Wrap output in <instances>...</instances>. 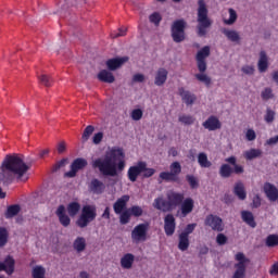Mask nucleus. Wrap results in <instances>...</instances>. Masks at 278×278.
Returning a JSON list of instances; mask_svg holds the SVG:
<instances>
[{
  "instance_id": "17",
  "label": "nucleus",
  "mask_w": 278,
  "mask_h": 278,
  "mask_svg": "<svg viewBox=\"0 0 278 278\" xmlns=\"http://www.w3.org/2000/svg\"><path fill=\"white\" fill-rule=\"evenodd\" d=\"M203 127L208 131H216L222 128V123L215 115H211L205 122H203Z\"/></svg>"
},
{
  "instance_id": "30",
  "label": "nucleus",
  "mask_w": 278,
  "mask_h": 278,
  "mask_svg": "<svg viewBox=\"0 0 278 278\" xmlns=\"http://www.w3.org/2000/svg\"><path fill=\"white\" fill-rule=\"evenodd\" d=\"M225 161H226V163L233 166L236 175H241L244 173L243 166L240 164H237V157L235 155L227 157Z\"/></svg>"
},
{
  "instance_id": "4",
  "label": "nucleus",
  "mask_w": 278,
  "mask_h": 278,
  "mask_svg": "<svg viewBox=\"0 0 278 278\" xmlns=\"http://www.w3.org/2000/svg\"><path fill=\"white\" fill-rule=\"evenodd\" d=\"M198 36L203 38L207 35V30L212 26V21L208 17V10L204 0L198 1Z\"/></svg>"
},
{
  "instance_id": "33",
  "label": "nucleus",
  "mask_w": 278,
  "mask_h": 278,
  "mask_svg": "<svg viewBox=\"0 0 278 278\" xmlns=\"http://www.w3.org/2000/svg\"><path fill=\"white\" fill-rule=\"evenodd\" d=\"M222 33L230 40L231 42H239L240 41V35L237 30L223 28Z\"/></svg>"
},
{
  "instance_id": "12",
  "label": "nucleus",
  "mask_w": 278,
  "mask_h": 278,
  "mask_svg": "<svg viewBox=\"0 0 278 278\" xmlns=\"http://www.w3.org/2000/svg\"><path fill=\"white\" fill-rule=\"evenodd\" d=\"M87 166H88V161L86 159L77 157L71 164V170L66 172L64 174V176L67 178H74V177H76V175L79 170H83Z\"/></svg>"
},
{
  "instance_id": "6",
  "label": "nucleus",
  "mask_w": 278,
  "mask_h": 278,
  "mask_svg": "<svg viewBox=\"0 0 278 278\" xmlns=\"http://www.w3.org/2000/svg\"><path fill=\"white\" fill-rule=\"evenodd\" d=\"M187 22L184 18L176 20L172 25V38L174 42L181 43L186 39Z\"/></svg>"
},
{
  "instance_id": "57",
  "label": "nucleus",
  "mask_w": 278,
  "mask_h": 278,
  "mask_svg": "<svg viewBox=\"0 0 278 278\" xmlns=\"http://www.w3.org/2000/svg\"><path fill=\"white\" fill-rule=\"evenodd\" d=\"M143 178H151L155 174V169L152 167H147V162H146V169L142 172Z\"/></svg>"
},
{
  "instance_id": "63",
  "label": "nucleus",
  "mask_w": 278,
  "mask_h": 278,
  "mask_svg": "<svg viewBox=\"0 0 278 278\" xmlns=\"http://www.w3.org/2000/svg\"><path fill=\"white\" fill-rule=\"evenodd\" d=\"M277 143H278V135L275 136V137H270V138L267 140V142H266L267 146H275V144H277Z\"/></svg>"
},
{
  "instance_id": "28",
  "label": "nucleus",
  "mask_w": 278,
  "mask_h": 278,
  "mask_svg": "<svg viewBox=\"0 0 278 278\" xmlns=\"http://www.w3.org/2000/svg\"><path fill=\"white\" fill-rule=\"evenodd\" d=\"M98 79L104 84H113L115 81L114 75L108 70H102L98 74Z\"/></svg>"
},
{
  "instance_id": "25",
  "label": "nucleus",
  "mask_w": 278,
  "mask_h": 278,
  "mask_svg": "<svg viewBox=\"0 0 278 278\" xmlns=\"http://www.w3.org/2000/svg\"><path fill=\"white\" fill-rule=\"evenodd\" d=\"M233 174H235V168L230 164L224 163L220 165L219 175L223 179H228Z\"/></svg>"
},
{
  "instance_id": "32",
  "label": "nucleus",
  "mask_w": 278,
  "mask_h": 278,
  "mask_svg": "<svg viewBox=\"0 0 278 278\" xmlns=\"http://www.w3.org/2000/svg\"><path fill=\"white\" fill-rule=\"evenodd\" d=\"M66 210H67L70 217H75L80 211V203L77 201L70 202L67 204Z\"/></svg>"
},
{
  "instance_id": "15",
  "label": "nucleus",
  "mask_w": 278,
  "mask_h": 278,
  "mask_svg": "<svg viewBox=\"0 0 278 278\" xmlns=\"http://www.w3.org/2000/svg\"><path fill=\"white\" fill-rule=\"evenodd\" d=\"M130 197L128 194H123L121 198H118L114 204L113 208L116 215H123L125 211H127V203L129 202Z\"/></svg>"
},
{
  "instance_id": "36",
  "label": "nucleus",
  "mask_w": 278,
  "mask_h": 278,
  "mask_svg": "<svg viewBox=\"0 0 278 278\" xmlns=\"http://www.w3.org/2000/svg\"><path fill=\"white\" fill-rule=\"evenodd\" d=\"M21 211V206L18 204H12L8 206V210L5 211V218L10 219L15 217Z\"/></svg>"
},
{
  "instance_id": "47",
  "label": "nucleus",
  "mask_w": 278,
  "mask_h": 278,
  "mask_svg": "<svg viewBox=\"0 0 278 278\" xmlns=\"http://www.w3.org/2000/svg\"><path fill=\"white\" fill-rule=\"evenodd\" d=\"M149 21L159 27L162 22V16L159 12H154L149 16Z\"/></svg>"
},
{
  "instance_id": "44",
  "label": "nucleus",
  "mask_w": 278,
  "mask_h": 278,
  "mask_svg": "<svg viewBox=\"0 0 278 278\" xmlns=\"http://www.w3.org/2000/svg\"><path fill=\"white\" fill-rule=\"evenodd\" d=\"M195 78L197 80H199L200 83L205 84L206 87L211 86L212 79L210 76H207L206 74H204V72L198 73L195 74Z\"/></svg>"
},
{
  "instance_id": "16",
  "label": "nucleus",
  "mask_w": 278,
  "mask_h": 278,
  "mask_svg": "<svg viewBox=\"0 0 278 278\" xmlns=\"http://www.w3.org/2000/svg\"><path fill=\"white\" fill-rule=\"evenodd\" d=\"M164 230L167 237H172L176 230V218L168 213L164 218Z\"/></svg>"
},
{
  "instance_id": "27",
  "label": "nucleus",
  "mask_w": 278,
  "mask_h": 278,
  "mask_svg": "<svg viewBox=\"0 0 278 278\" xmlns=\"http://www.w3.org/2000/svg\"><path fill=\"white\" fill-rule=\"evenodd\" d=\"M268 56L266 51L262 50L260 53V60H258V71L260 73H266L268 70Z\"/></svg>"
},
{
  "instance_id": "22",
  "label": "nucleus",
  "mask_w": 278,
  "mask_h": 278,
  "mask_svg": "<svg viewBox=\"0 0 278 278\" xmlns=\"http://www.w3.org/2000/svg\"><path fill=\"white\" fill-rule=\"evenodd\" d=\"M128 58H113L106 61V66L109 71L114 72L118 70L124 63H126Z\"/></svg>"
},
{
  "instance_id": "35",
  "label": "nucleus",
  "mask_w": 278,
  "mask_h": 278,
  "mask_svg": "<svg viewBox=\"0 0 278 278\" xmlns=\"http://www.w3.org/2000/svg\"><path fill=\"white\" fill-rule=\"evenodd\" d=\"M198 163L202 168H210L212 166V162L208 160L207 154L205 152L199 153Z\"/></svg>"
},
{
  "instance_id": "19",
  "label": "nucleus",
  "mask_w": 278,
  "mask_h": 278,
  "mask_svg": "<svg viewBox=\"0 0 278 278\" xmlns=\"http://www.w3.org/2000/svg\"><path fill=\"white\" fill-rule=\"evenodd\" d=\"M264 192L269 201L276 202L278 200V188L271 182L264 184Z\"/></svg>"
},
{
  "instance_id": "8",
  "label": "nucleus",
  "mask_w": 278,
  "mask_h": 278,
  "mask_svg": "<svg viewBox=\"0 0 278 278\" xmlns=\"http://www.w3.org/2000/svg\"><path fill=\"white\" fill-rule=\"evenodd\" d=\"M204 225L216 232H223L225 230L223 218L218 215L208 214L205 217Z\"/></svg>"
},
{
  "instance_id": "31",
  "label": "nucleus",
  "mask_w": 278,
  "mask_h": 278,
  "mask_svg": "<svg viewBox=\"0 0 278 278\" xmlns=\"http://www.w3.org/2000/svg\"><path fill=\"white\" fill-rule=\"evenodd\" d=\"M262 153L263 152L261 149L252 148L250 150L244 151L243 156L247 161H252L254 159L261 157Z\"/></svg>"
},
{
  "instance_id": "29",
  "label": "nucleus",
  "mask_w": 278,
  "mask_h": 278,
  "mask_svg": "<svg viewBox=\"0 0 278 278\" xmlns=\"http://www.w3.org/2000/svg\"><path fill=\"white\" fill-rule=\"evenodd\" d=\"M135 262V256L134 254H124V256L121 258V266L124 269H130L134 265Z\"/></svg>"
},
{
  "instance_id": "24",
  "label": "nucleus",
  "mask_w": 278,
  "mask_h": 278,
  "mask_svg": "<svg viewBox=\"0 0 278 278\" xmlns=\"http://www.w3.org/2000/svg\"><path fill=\"white\" fill-rule=\"evenodd\" d=\"M241 218L251 228H256V220L251 211L243 210L241 212Z\"/></svg>"
},
{
  "instance_id": "14",
  "label": "nucleus",
  "mask_w": 278,
  "mask_h": 278,
  "mask_svg": "<svg viewBox=\"0 0 278 278\" xmlns=\"http://www.w3.org/2000/svg\"><path fill=\"white\" fill-rule=\"evenodd\" d=\"M106 185L99 178H92L88 184V191L96 195H101L104 193Z\"/></svg>"
},
{
  "instance_id": "45",
  "label": "nucleus",
  "mask_w": 278,
  "mask_h": 278,
  "mask_svg": "<svg viewBox=\"0 0 278 278\" xmlns=\"http://www.w3.org/2000/svg\"><path fill=\"white\" fill-rule=\"evenodd\" d=\"M39 83L45 87L49 88L53 85V78L49 75L42 74L39 76Z\"/></svg>"
},
{
  "instance_id": "39",
  "label": "nucleus",
  "mask_w": 278,
  "mask_h": 278,
  "mask_svg": "<svg viewBox=\"0 0 278 278\" xmlns=\"http://www.w3.org/2000/svg\"><path fill=\"white\" fill-rule=\"evenodd\" d=\"M178 121H179V123L184 124L185 126H191L194 124L195 118L192 115L182 114V115H179Z\"/></svg>"
},
{
  "instance_id": "5",
  "label": "nucleus",
  "mask_w": 278,
  "mask_h": 278,
  "mask_svg": "<svg viewBox=\"0 0 278 278\" xmlns=\"http://www.w3.org/2000/svg\"><path fill=\"white\" fill-rule=\"evenodd\" d=\"M97 218L96 205L86 204L81 208V214L76 220L77 227L84 229L89 226Z\"/></svg>"
},
{
  "instance_id": "58",
  "label": "nucleus",
  "mask_w": 278,
  "mask_h": 278,
  "mask_svg": "<svg viewBox=\"0 0 278 278\" xmlns=\"http://www.w3.org/2000/svg\"><path fill=\"white\" fill-rule=\"evenodd\" d=\"M67 162V159H62L60 161H58L54 165H53V172H58L60 168L64 167L65 164Z\"/></svg>"
},
{
  "instance_id": "61",
  "label": "nucleus",
  "mask_w": 278,
  "mask_h": 278,
  "mask_svg": "<svg viewBox=\"0 0 278 278\" xmlns=\"http://www.w3.org/2000/svg\"><path fill=\"white\" fill-rule=\"evenodd\" d=\"M242 72L245 74V75H253L255 70H254V66L252 65H244L242 67Z\"/></svg>"
},
{
  "instance_id": "23",
  "label": "nucleus",
  "mask_w": 278,
  "mask_h": 278,
  "mask_svg": "<svg viewBox=\"0 0 278 278\" xmlns=\"http://www.w3.org/2000/svg\"><path fill=\"white\" fill-rule=\"evenodd\" d=\"M168 72L164 67L159 68L156 75H155V80L154 84L157 87H162L166 80H167Z\"/></svg>"
},
{
  "instance_id": "51",
  "label": "nucleus",
  "mask_w": 278,
  "mask_h": 278,
  "mask_svg": "<svg viewBox=\"0 0 278 278\" xmlns=\"http://www.w3.org/2000/svg\"><path fill=\"white\" fill-rule=\"evenodd\" d=\"M275 116H276L275 111L268 108L265 114V122L267 124H271L275 121Z\"/></svg>"
},
{
  "instance_id": "43",
  "label": "nucleus",
  "mask_w": 278,
  "mask_h": 278,
  "mask_svg": "<svg viewBox=\"0 0 278 278\" xmlns=\"http://www.w3.org/2000/svg\"><path fill=\"white\" fill-rule=\"evenodd\" d=\"M9 239V231L5 227H0V248L5 247Z\"/></svg>"
},
{
  "instance_id": "55",
  "label": "nucleus",
  "mask_w": 278,
  "mask_h": 278,
  "mask_svg": "<svg viewBox=\"0 0 278 278\" xmlns=\"http://www.w3.org/2000/svg\"><path fill=\"white\" fill-rule=\"evenodd\" d=\"M228 241V238L225 233L219 232L216 237V242L218 245H225Z\"/></svg>"
},
{
  "instance_id": "59",
  "label": "nucleus",
  "mask_w": 278,
  "mask_h": 278,
  "mask_svg": "<svg viewBox=\"0 0 278 278\" xmlns=\"http://www.w3.org/2000/svg\"><path fill=\"white\" fill-rule=\"evenodd\" d=\"M126 31H127V29L122 27V28L118 29V33H112L111 37L113 39H116V38H119V37H124V36H126Z\"/></svg>"
},
{
  "instance_id": "40",
  "label": "nucleus",
  "mask_w": 278,
  "mask_h": 278,
  "mask_svg": "<svg viewBox=\"0 0 278 278\" xmlns=\"http://www.w3.org/2000/svg\"><path fill=\"white\" fill-rule=\"evenodd\" d=\"M46 276V269L42 267V265H36L31 271L33 278H45Z\"/></svg>"
},
{
  "instance_id": "9",
  "label": "nucleus",
  "mask_w": 278,
  "mask_h": 278,
  "mask_svg": "<svg viewBox=\"0 0 278 278\" xmlns=\"http://www.w3.org/2000/svg\"><path fill=\"white\" fill-rule=\"evenodd\" d=\"M143 214V210L139 205H132L129 208L125 210L123 214L119 216L121 225H127L130 222L131 216L140 217Z\"/></svg>"
},
{
  "instance_id": "46",
  "label": "nucleus",
  "mask_w": 278,
  "mask_h": 278,
  "mask_svg": "<svg viewBox=\"0 0 278 278\" xmlns=\"http://www.w3.org/2000/svg\"><path fill=\"white\" fill-rule=\"evenodd\" d=\"M229 16L230 17L228 20H225L224 23H225V25L231 26L237 22L238 14L233 9L230 8L229 9Z\"/></svg>"
},
{
  "instance_id": "13",
  "label": "nucleus",
  "mask_w": 278,
  "mask_h": 278,
  "mask_svg": "<svg viewBox=\"0 0 278 278\" xmlns=\"http://www.w3.org/2000/svg\"><path fill=\"white\" fill-rule=\"evenodd\" d=\"M146 170V162L139 161L136 165L128 168L127 177L130 182H136L138 177Z\"/></svg>"
},
{
  "instance_id": "53",
  "label": "nucleus",
  "mask_w": 278,
  "mask_h": 278,
  "mask_svg": "<svg viewBox=\"0 0 278 278\" xmlns=\"http://www.w3.org/2000/svg\"><path fill=\"white\" fill-rule=\"evenodd\" d=\"M142 116H143V112L141 111V109L132 110V112H131L132 121L138 122L142 118Z\"/></svg>"
},
{
  "instance_id": "3",
  "label": "nucleus",
  "mask_w": 278,
  "mask_h": 278,
  "mask_svg": "<svg viewBox=\"0 0 278 278\" xmlns=\"http://www.w3.org/2000/svg\"><path fill=\"white\" fill-rule=\"evenodd\" d=\"M167 200H164L162 197H159L154 200L153 206L159 211H163L165 213L172 212L175 207L180 206L185 194L184 192H177L174 190H169L166 193Z\"/></svg>"
},
{
  "instance_id": "20",
  "label": "nucleus",
  "mask_w": 278,
  "mask_h": 278,
  "mask_svg": "<svg viewBox=\"0 0 278 278\" xmlns=\"http://www.w3.org/2000/svg\"><path fill=\"white\" fill-rule=\"evenodd\" d=\"M179 96L181 97L182 101L189 106L193 105L197 101V96L189 90H186L184 87L178 89Z\"/></svg>"
},
{
  "instance_id": "42",
  "label": "nucleus",
  "mask_w": 278,
  "mask_h": 278,
  "mask_svg": "<svg viewBox=\"0 0 278 278\" xmlns=\"http://www.w3.org/2000/svg\"><path fill=\"white\" fill-rule=\"evenodd\" d=\"M160 179L163 181H177L178 176H175L172 172H161L160 173Z\"/></svg>"
},
{
  "instance_id": "11",
  "label": "nucleus",
  "mask_w": 278,
  "mask_h": 278,
  "mask_svg": "<svg viewBox=\"0 0 278 278\" xmlns=\"http://www.w3.org/2000/svg\"><path fill=\"white\" fill-rule=\"evenodd\" d=\"M149 230V224L148 223H141L135 226V228L131 231V239L135 242H144L147 240V233Z\"/></svg>"
},
{
  "instance_id": "56",
  "label": "nucleus",
  "mask_w": 278,
  "mask_h": 278,
  "mask_svg": "<svg viewBox=\"0 0 278 278\" xmlns=\"http://www.w3.org/2000/svg\"><path fill=\"white\" fill-rule=\"evenodd\" d=\"M245 138L248 141L256 140V132L253 128H249L245 132Z\"/></svg>"
},
{
  "instance_id": "62",
  "label": "nucleus",
  "mask_w": 278,
  "mask_h": 278,
  "mask_svg": "<svg viewBox=\"0 0 278 278\" xmlns=\"http://www.w3.org/2000/svg\"><path fill=\"white\" fill-rule=\"evenodd\" d=\"M134 83H143L144 81V75L143 74H135L132 78Z\"/></svg>"
},
{
  "instance_id": "54",
  "label": "nucleus",
  "mask_w": 278,
  "mask_h": 278,
  "mask_svg": "<svg viewBox=\"0 0 278 278\" xmlns=\"http://www.w3.org/2000/svg\"><path fill=\"white\" fill-rule=\"evenodd\" d=\"M195 227V223L188 224L185 230L181 232V235H186L187 237H189L194 231Z\"/></svg>"
},
{
  "instance_id": "7",
  "label": "nucleus",
  "mask_w": 278,
  "mask_h": 278,
  "mask_svg": "<svg viewBox=\"0 0 278 278\" xmlns=\"http://www.w3.org/2000/svg\"><path fill=\"white\" fill-rule=\"evenodd\" d=\"M236 261L238 263L235 265L236 271L232 278H245L247 264L250 263V260L244 256L243 252H238V254H236Z\"/></svg>"
},
{
  "instance_id": "10",
  "label": "nucleus",
  "mask_w": 278,
  "mask_h": 278,
  "mask_svg": "<svg viewBox=\"0 0 278 278\" xmlns=\"http://www.w3.org/2000/svg\"><path fill=\"white\" fill-rule=\"evenodd\" d=\"M211 55L210 46H204L201 50L198 51L195 56L198 70L200 73H205L207 70L206 59Z\"/></svg>"
},
{
  "instance_id": "18",
  "label": "nucleus",
  "mask_w": 278,
  "mask_h": 278,
  "mask_svg": "<svg viewBox=\"0 0 278 278\" xmlns=\"http://www.w3.org/2000/svg\"><path fill=\"white\" fill-rule=\"evenodd\" d=\"M55 215L58 216L60 224L64 228H67L71 225V218L66 214L65 206L63 204L59 205V207L56 208Z\"/></svg>"
},
{
  "instance_id": "52",
  "label": "nucleus",
  "mask_w": 278,
  "mask_h": 278,
  "mask_svg": "<svg viewBox=\"0 0 278 278\" xmlns=\"http://www.w3.org/2000/svg\"><path fill=\"white\" fill-rule=\"evenodd\" d=\"M186 179H187L188 184L190 185L191 189L198 188L199 181L193 175H187Z\"/></svg>"
},
{
  "instance_id": "41",
  "label": "nucleus",
  "mask_w": 278,
  "mask_h": 278,
  "mask_svg": "<svg viewBox=\"0 0 278 278\" xmlns=\"http://www.w3.org/2000/svg\"><path fill=\"white\" fill-rule=\"evenodd\" d=\"M266 247H268V248L278 247V235L277 233H270V235L267 236Z\"/></svg>"
},
{
  "instance_id": "60",
  "label": "nucleus",
  "mask_w": 278,
  "mask_h": 278,
  "mask_svg": "<svg viewBox=\"0 0 278 278\" xmlns=\"http://www.w3.org/2000/svg\"><path fill=\"white\" fill-rule=\"evenodd\" d=\"M103 139V132L102 131H99L97 134H94L93 138H92V142L94 144H100V142L102 141Z\"/></svg>"
},
{
  "instance_id": "2",
  "label": "nucleus",
  "mask_w": 278,
  "mask_h": 278,
  "mask_svg": "<svg viewBox=\"0 0 278 278\" xmlns=\"http://www.w3.org/2000/svg\"><path fill=\"white\" fill-rule=\"evenodd\" d=\"M29 169L18 154H7L1 164L0 172V199H4L7 193L2 191V186H9L15 176L21 179Z\"/></svg>"
},
{
  "instance_id": "49",
  "label": "nucleus",
  "mask_w": 278,
  "mask_h": 278,
  "mask_svg": "<svg viewBox=\"0 0 278 278\" xmlns=\"http://www.w3.org/2000/svg\"><path fill=\"white\" fill-rule=\"evenodd\" d=\"M94 131V127L92 125H88L85 130L84 134L81 136V139L84 142L88 141V139L90 138V136L93 134Z\"/></svg>"
},
{
  "instance_id": "21",
  "label": "nucleus",
  "mask_w": 278,
  "mask_h": 278,
  "mask_svg": "<svg viewBox=\"0 0 278 278\" xmlns=\"http://www.w3.org/2000/svg\"><path fill=\"white\" fill-rule=\"evenodd\" d=\"M194 208V201L192 198L184 199L182 203H180V210L184 217H187L192 213Z\"/></svg>"
},
{
  "instance_id": "64",
  "label": "nucleus",
  "mask_w": 278,
  "mask_h": 278,
  "mask_svg": "<svg viewBox=\"0 0 278 278\" xmlns=\"http://www.w3.org/2000/svg\"><path fill=\"white\" fill-rule=\"evenodd\" d=\"M269 273H270L271 276H277L278 275V263H275L273 265Z\"/></svg>"
},
{
  "instance_id": "50",
  "label": "nucleus",
  "mask_w": 278,
  "mask_h": 278,
  "mask_svg": "<svg viewBox=\"0 0 278 278\" xmlns=\"http://www.w3.org/2000/svg\"><path fill=\"white\" fill-rule=\"evenodd\" d=\"M262 99L264 101H268L270 99H274V93H273V89L270 87H267L265 88L263 91H262Z\"/></svg>"
},
{
  "instance_id": "26",
  "label": "nucleus",
  "mask_w": 278,
  "mask_h": 278,
  "mask_svg": "<svg viewBox=\"0 0 278 278\" xmlns=\"http://www.w3.org/2000/svg\"><path fill=\"white\" fill-rule=\"evenodd\" d=\"M233 192H235V195L239 198V200L244 201L247 199L245 187L241 180L236 182Z\"/></svg>"
},
{
  "instance_id": "34",
  "label": "nucleus",
  "mask_w": 278,
  "mask_h": 278,
  "mask_svg": "<svg viewBox=\"0 0 278 278\" xmlns=\"http://www.w3.org/2000/svg\"><path fill=\"white\" fill-rule=\"evenodd\" d=\"M189 245H190L189 237L187 235L180 233L178 249L181 252H186L189 249Z\"/></svg>"
},
{
  "instance_id": "38",
  "label": "nucleus",
  "mask_w": 278,
  "mask_h": 278,
  "mask_svg": "<svg viewBox=\"0 0 278 278\" xmlns=\"http://www.w3.org/2000/svg\"><path fill=\"white\" fill-rule=\"evenodd\" d=\"M74 250L78 253L84 252L86 249V240L84 237H77L73 243Z\"/></svg>"
},
{
  "instance_id": "48",
  "label": "nucleus",
  "mask_w": 278,
  "mask_h": 278,
  "mask_svg": "<svg viewBox=\"0 0 278 278\" xmlns=\"http://www.w3.org/2000/svg\"><path fill=\"white\" fill-rule=\"evenodd\" d=\"M170 173H173L175 177H178V175L181 173V165L178 161L170 164Z\"/></svg>"
},
{
  "instance_id": "1",
  "label": "nucleus",
  "mask_w": 278,
  "mask_h": 278,
  "mask_svg": "<svg viewBox=\"0 0 278 278\" xmlns=\"http://www.w3.org/2000/svg\"><path fill=\"white\" fill-rule=\"evenodd\" d=\"M92 167L99 169L104 177H117L126 167L125 153L122 148L113 147L104 159L98 157L92 161Z\"/></svg>"
},
{
  "instance_id": "37",
  "label": "nucleus",
  "mask_w": 278,
  "mask_h": 278,
  "mask_svg": "<svg viewBox=\"0 0 278 278\" xmlns=\"http://www.w3.org/2000/svg\"><path fill=\"white\" fill-rule=\"evenodd\" d=\"M3 264L5 265L7 274L11 276L14 273V268H15V261L13 256H10V255L7 256L4 258Z\"/></svg>"
}]
</instances>
